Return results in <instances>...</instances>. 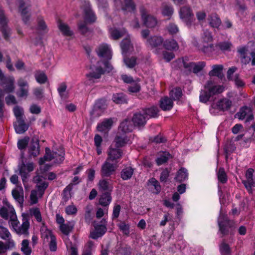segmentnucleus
Segmentation results:
<instances>
[{"label":"nucleus","mask_w":255,"mask_h":255,"mask_svg":"<svg viewBox=\"0 0 255 255\" xmlns=\"http://www.w3.org/2000/svg\"><path fill=\"white\" fill-rule=\"evenodd\" d=\"M64 159V151L62 147L59 148L58 152L53 150L51 152L49 148L46 147L45 155L39 160L40 169L36 176H39L40 183L43 182V179H45L46 176L49 180L54 179L56 178L55 173L49 172L45 174V172L51 166L61 163Z\"/></svg>","instance_id":"f257e3e1"},{"label":"nucleus","mask_w":255,"mask_h":255,"mask_svg":"<svg viewBox=\"0 0 255 255\" xmlns=\"http://www.w3.org/2000/svg\"><path fill=\"white\" fill-rule=\"evenodd\" d=\"M2 61V55L0 52V62ZM14 78L13 76L5 77L1 70L0 69V86L4 89V91L0 90V99L3 98L5 93H8L13 91L14 89ZM3 103L0 100V119L3 115Z\"/></svg>","instance_id":"f03ea898"},{"label":"nucleus","mask_w":255,"mask_h":255,"mask_svg":"<svg viewBox=\"0 0 255 255\" xmlns=\"http://www.w3.org/2000/svg\"><path fill=\"white\" fill-rule=\"evenodd\" d=\"M84 23L81 24V34H83L91 33V30L88 28L87 25L91 24L96 22V15L92 10L89 1L84 0L82 5Z\"/></svg>","instance_id":"7ed1b4c3"},{"label":"nucleus","mask_w":255,"mask_h":255,"mask_svg":"<svg viewBox=\"0 0 255 255\" xmlns=\"http://www.w3.org/2000/svg\"><path fill=\"white\" fill-rule=\"evenodd\" d=\"M10 213V224L12 226L13 229L18 234H27V230L29 228V224L28 221L23 218L22 224L21 227H19V222L16 220L15 210L13 207L9 208Z\"/></svg>","instance_id":"20e7f679"},{"label":"nucleus","mask_w":255,"mask_h":255,"mask_svg":"<svg viewBox=\"0 0 255 255\" xmlns=\"http://www.w3.org/2000/svg\"><path fill=\"white\" fill-rule=\"evenodd\" d=\"M33 180L37 183V185L36 188L31 191L30 194L29 201L31 205L38 202V200L42 197L47 187V184L45 182L40 183L39 176L34 177Z\"/></svg>","instance_id":"39448f33"},{"label":"nucleus","mask_w":255,"mask_h":255,"mask_svg":"<svg viewBox=\"0 0 255 255\" xmlns=\"http://www.w3.org/2000/svg\"><path fill=\"white\" fill-rule=\"evenodd\" d=\"M112 69L113 67L109 62L107 61H100L97 63V66L95 70L91 71L87 75V76L90 77L92 79H99L102 75L104 74L105 72H110L112 71Z\"/></svg>","instance_id":"423d86ee"},{"label":"nucleus","mask_w":255,"mask_h":255,"mask_svg":"<svg viewBox=\"0 0 255 255\" xmlns=\"http://www.w3.org/2000/svg\"><path fill=\"white\" fill-rule=\"evenodd\" d=\"M218 225L220 231L224 235L229 233L232 234L235 228L234 222L228 220V218L223 215L220 216L218 219Z\"/></svg>","instance_id":"0eeeda50"},{"label":"nucleus","mask_w":255,"mask_h":255,"mask_svg":"<svg viewBox=\"0 0 255 255\" xmlns=\"http://www.w3.org/2000/svg\"><path fill=\"white\" fill-rule=\"evenodd\" d=\"M107 223L105 218L100 221H95L93 223L94 230L90 233V237L96 240L103 236L107 232Z\"/></svg>","instance_id":"6e6552de"},{"label":"nucleus","mask_w":255,"mask_h":255,"mask_svg":"<svg viewBox=\"0 0 255 255\" xmlns=\"http://www.w3.org/2000/svg\"><path fill=\"white\" fill-rule=\"evenodd\" d=\"M18 169L22 177L23 183L26 190L28 189L26 184L27 178L29 176V173L34 169V164L32 162L24 161L19 165Z\"/></svg>","instance_id":"1a4fd4ad"},{"label":"nucleus","mask_w":255,"mask_h":255,"mask_svg":"<svg viewBox=\"0 0 255 255\" xmlns=\"http://www.w3.org/2000/svg\"><path fill=\"white\" fill-rule=\"evenodd\" d=\"M202 51L206 54H209L214 50L213 44L211 43L213 38L210 32L206 30L202 35Z\"/></svg>","instance_id":"9d476101"},{"label":"nucleus","mask_w":255,"mask_h":255,"mask_svg":"<svg viewBox=\"0 0 255 255\" xmlns=\"http://www.w3.org/2000/svg\"><path fill=\"white\" fill-rule=\"evenodd\" d=\"M142 22L145 26L149 28H153L157 24L156 18L153 16L147 13L146 9L142 6L139 7Z\"/></svg>","instance_id":"9b49d317"},{"label":"nucleus","mask_w":255,"mask_h":255,"mask_svg":"<svg viewBox=\"0 0 255 255\" xmlns=\"http://www.w3.org/2000/svg\"><path fill=\"white\" fill-rule=\"evenodd\" d=\"M117 168V165L115 163H111L108 160H106L103 164L101 170V175L102 177H108L113 174Z\"/></svg>","instance_id":"f8f14e48"},{"label":"nucleus","mask_w":255,"mask_h":255,"mask_svg":"<svg viewBox=\"0 0 255 255\" xmlns=\"http://www.w3.org/2000/svg\"><path fill=\"white\" fill-rule=\"evenodd\" d=\"M204 88L210 93L211 96L222 93L224 90V87L222 85H215L212 80H209L204 85Z\"/></svg>","instance_id":"ddd939ff"},{"label":"nucleus","mask_w":255,"mask_h":255,"mask_svg":"<svg viewBox=\"0 0 255 255\" xmlns=\"http://www.w3.org/2000/svg\"><path fill=\"white\" fill-rule=\"evenodd\" d=\"M17 85L19 87V89L16 92L17 97L20 98H26L28 94L27 81L24 78H19L17 81Z\"/></svg>","instance_id":"4468645a"},{"label":"nucleus","mask_w":255,"mask_h":255,"mask_svg":"<svg viewBox=\"0 0 255 255\" xmlns=\"http://www.w3.org/2000/svg\"><path fill=\"white\" fill-rule=\"evenodd\" d=\"M18 1L19 4V10L21 13L22 20L25 23H26L30 18L28 10L29 3L27 0H18Z\"/></svg>","instance_id":"2eb2a0df"},{"label":"nucleus","mask_w":255,"mask_h":255,"mask_svg":"<svg viewBox=\"0 0 255 255\" xmlns=\"http://www.w3.org/2000/svg\"><path fill=\"white\" fill-rule=\"evenodd\" d=\"M107 152L108 156L106 159L110 161H111L115 164L118 162V160L122 158L123 155V151L122 149L112 147L109 148Z\"/></svg>","instance_id":"dca6fc26"},{"label":"nucleus","mask_w":255,"mask_h":255,"mask_svg":"<svg viewBox=\"0 0 255 255\" xmlns=\"http://www.w3.org/2000/svg\"><path fill=\"white\" fill-rule=\"evenodd\" d=\"M148 118L145 116L142 111L135 112L132 117V122L135 127L141 128L145 126Z\"/></svg>","instance_id":"f3484780"},{"label":"nucleus","mask_w":255,"mask_h":255,"mask_svg":"<svg viewBox=\"0 0 255 255\" xmlns=\"http://www.w3.org/2000/svg\"><path fill=\"white\" fill-rule=\"evenodd\" d=\"M115 5L123 11H131L135 9V5L132 0H114Z\"/></svg>","instance_id":"a211bd4d"},{"label":"nucleus","mask_w":255,"mask_h":255,"mask_svg":"<svg viewBox=\"0 0 255 255\" xmlns=\"http://www.w3.org/2000/svg\"><path fill=\"white\" fill-rule=\"evenodd\" d=\"M254 170L249 168L246 172V180L243 181V183L249 192H251L252 188L255 186V180L253 178Z\"/></svg>","instance_id":"6ab92c4d"},{"label":"nucleus","mask_w":255,"mask_h":255,"mask_svg":"<svg viewBox=\"0 0 255 255\" xmlns=\"http://www.w3.org/2000/svg\"><path fill=\"white\" fill-rule=\"evenodd\" d=\"M96 52L100 57L104 58L106 60H110L112 58L111 51L107 44L100 45L97 48Z\"/></svg>","instance_id":"aec40b11"},{"label":"nucleus","mask_w":255,"mask_h":255,"mask_svg":"<svg viewBox=\"0 0 255 255\" xmlns=\"http://www.w3.org/2000/svg\"><path fill=\"white\" fill-rule=\"evenodd\" d=\"M181 18L186 23L187 25L190 24L193 18V14L190 7L183 6L180 11Z\"/></svg>","instance_id":"412c9836"},{"label":"nucleus","mask_w":255,"mask_h":255,"mask_svg":"<svg viewBox=\"0 0 255 255\" xmlns=\"http://www.w3.org/2000/svg\"><path fill=\"white\" fill-rule=\"evenodd\" d=\"M28 151L30 156L36 157L40 153L39 141L37 138H32L28 146Z\"/></svg>","instance_id":"4be33fe9"},{"label":"nucleus","mask_w":255,"mask_h":255,"mask_svg":"<svg viewBox=\"0 0 255 255\" xmlns=\"http://www.w3.org/2000/svg\"><path fill=\"white\" fill-rule=\"evenodd\" d=\"M6 23L7 19L4 15L2 9L0 8V24L1 26V31L3 37L5 39H7L10 35V30L7 27Z\"/></svg>","instance_id":"5701e85b"},{"label":"nucleus","mask_w":255,"mask_h":255,"mask_svg":"<svg viewBox=\"0 0 255 255\" xmlns=\"http://www.w3.org/2000/svg\"><path fill=\"white\" fill-rule=\"evenodd\" d=\"M236 116L240 120H243L247 117L246 122L252 120L254 118L251 108L247 106L242 107Z\"/></svg>","instance_id":"b1692460"},{"label":"nucleus","mask_w":255,"mask_h":255,"mask_svg":"<svg viewBox=\"0 0 255 255\" xmlns=\"http://www.w3.org/2000/svg\"><path fill=\"white\" fill-rule=\"evenodd\" d=\"M129 139L126 134L123 133L122 134L120 131H118L117 134L115 138L114 142H115V146L117 148L122 147L125 146L128 143Z\"/></svg>","instance_id":"393cba45"},{"label":"nucleus","mask_w":255,"mask_h":255,"mask_svg":"<svg viewBox=\"0 0 255 255\" xmlns=\"http://www.w3.org/2000/svg\"><path fill=\"white\" fill-rule=\"evenodd\" d=\"M208 21L209 25L213 28L220 29L222 21L216 13H212L208 16Z\"/></svg>","instance_id":"a878e982"},{"label":"nucleus","mask_w":255,"mask_h":255,"mask_svg":"<svg viewBox=\"0 0 255 255\" xmlns=\"http://www.w3.org/2000/svg\"><path fill=\"white\" fill-rule=\"evenodd\" d=\"M133 128V126L129 120L126 119L122 122L119 127V131H122L126 134L127 132L132 131Z\"/></svg>","instance_id":"bb28decb"},{"label":"nucleus","mask_w":255,"mask_h":255,"mask_svg":"<svg viewBox=\"0 0 255 255\" xmlns=\"http://www.w3.org/2000/svg\"><path fill=\"white\" fill-rule=\"evenodd\" d=\"M14 199L19 204L23 201V191L21 186H17L12 191Z\"/></svg>","instance_id":"cd10ccee"},{"label":"nucleus","mask_w":255,"mask_h":255,"mask_svg":"<svg viewBox=\"0 0 255 255\" xmlns=\"http://www.w3.org/2000/svg\"><path fill=\"white\" fill-rule=\"evenodd\" d=\"M121 47L123 53L124 54L130 53L133 50V45L131 44L130 40L128 38H126L122 40L121 43Z\"/></svg>","instance_id":"c85d7f7f"},{"label":"nucleus","mask_w":255,"mask_h":255,"mask_svg":"<svg viewBox=\"0 0 255 255\" xmlns=\"http://www.w3.org/2000/svg\"><path fill=\"white\" fill-rule=\"evenodd\" d=\"M111 193L110 192H105L101 195L99 203V204L103 207H107L112 201Z\"/></svg>","instance_id":"c756f323"},{"label":"nucleus","mask_w":255,"mask_h":255,"mask_svg":"<svg viewBox=\"0 0 255 255\" xmlns=\"http://www.w3.org/2000/svg\"><path fill=\"white\" fill-rule=\"evenodd\" d=\"M41 238L45 243L49 242L53 238H55L51 231L48 230L44 226H43L41 228Z\"/></svg>","instance_id":"7c9ffc66"},{"label":"nucleus","mask_w":255,"mask_h":255,"mask_svg":"<svg viewBox=\"0 0 255 255\" xmlns=\"http://www.w3.org/2000/svg\"><path fill=\"white\" fill-rule=\"evenodd\" d=\"M160 106L161 109L163 111H169L173 106V100L168 97H164L160 99Z\"/></svg>","instance_id":"2f4dec72"},{"label":"nucleus","mask_w":255,"mask_h":255,"mask_svg":"<svg viewBox=\"0 0 255 255\" xmlns=\"http://www.w3.org/2000/svg\"><path fill=\"white\" fill-rule=\"evenodd\" d=\"M99 190L103 193L110 192L111 193L113 187L108 181L105 179H101L98 183Z\"/></svg>","instance_id":"473e14b6"},{"label":"nucleus","mask_w":255,"mask_h":255,"mask_svg":"<svg viewBox=\"0 0 255 255\" xmlns=\"http://www.w3.org/2000/svg\"><path fill=\"white\" fill-rule=\"evenodd\" d=\"M114 118L107 119L103 121V122L99 125L97 128L98 131H103L106 130L110 129L114 123Z\"/></svg>","instance_id":"72a5a7b5"},{"label":"nucleus","mask_w":255,"mask_h":255,"mask_svg":"<svg viewBox=\"0 0 255 255\" xmlns=\"http://www.w3.org/2000/svg\"><path fill=\"white\" fill-rule=\"evenodd\" d=\"M163 42V39L161 36H153L147 39V43L152 48L157 47Z\"/></svg>","instance_id":"f704fd0d"},{"label":"nucleus","mask_w":255,"mask_h":255,"mask_svg":"<svg viewBox=\"0 0 255 255\" xmlns=\"http://www.w3.org/2000/svg\"><path fill=\"white\" fill-rule=\"evenodd\" d=\"M232 101L227 98H224L220 100L216 104L218 109L222 111L229 110L232 105Z\"/></svg>","instance_id":"c9c22d12"},{"label":"nucleus","mask_w":255,"mask_h":255,"mask_svg":"<svg viewBox=\"0 0 255 255\" xmlns=\"http://www.w3.org/2000/svg\"><path fill=\"white\" fill-rule=\"evenodd\" d=\"M212 69L209 72V75L212 76H217L221 78L223 76V70L224 66L223 65H214L212 66Z\"/></svg>","instance_id":"e433bc0d"},{"label":"nucleus","mask_w":255,"mask_h":255,"mask_svg":"<svg viewBox=\"0 0 255 255\" xmlns=\"http://www.w3.org/2000/svg\"><path fill=\"white\" fill-rule=\"evenodd\" d=\"M163 46L168 50H177L179 48L177 42L173 39H166L163 43Z\"/></svg>","instance_id":"4c0bfd02"},{"label":"nucleus","mask_w":255,"mask_h":255,"mask_svg":"<svg viewBox=\"0 0 255 255\" xmlns=\"http://www.w3.org/2000/svg\"><path fill=\"white\" fill-rule=\"evenodd\" d=\"M15 131L17 133H22L28 129V126L25 125L23 120L16 121L14 123Z\"/></svg>","instance_id":"58836bf2"},{"label":"nucleus","mask_w":255,"mask_h":255,"mask_svg":"<svg viewBox=\"0 0 255 255\" xmlns=\"http://www.w3.org/2000/svg\"><path fill=\"white\" fill-rule=\"evenodd\" d=\"M112 100L117 104L127 103L128 99L126 96L123 93L114 94Z\"/></svg>","instance_id":"ea45409f"},{"label":"nucleus","mask_w":255,"mask_h":255,"mask_svg":"<svg viewBox=\"0 0 255 255\" xmlns=\"http://www.w3.org/2000/svg\"><path fill=\"white\" fill-rule=\"evenodd\" d=\"M133 173V169L130 167L124 168L121 172V177L124 180L129 179Z\"/></svg>","instance_id":"a19ab883"},{"label":"nucleus","mask_w":255,"mask_h":255,"mask_svg":"<svg viewBox=\"0 0 255 255\" xmlns=\"http://www.w3.org/2000/svg\"><path fill=\"white\" fill-rule=\"evenodd\" d=\"M58 27L59 30L64 35L66 36L73 35V32L70 29V28L66 23L60 21L58 24Z\"/></svg>","instance_id":"79ce46f5"},{"label":"nucleus","mask_w":255,"mask_h":255,"mask_svg":"<svg viewBox=\"0 0 255 255\" xmlns=\"http://www.w3.org/2000/svg\"><path fill=\"white\" fill-rule=\"evenodd\" d=\"M142 111L147 117L148 116L149 118H155L157 117L158 109L156 107L153 106L150 108L142 109Z\"/></svg>","instance_id":"37998d69"},{"label":"nucleus","mask_w":255,"mask_h":255,"mask_svg":"<svg viewBox=\"0 0 255 255\" xmlns=\"http://www.w3.org/2000/svg\"><path fill=\"white\" fill-rule=\"evenodd\" d=\"M3 202L5 204V206L0 209V215L4 219H7L10 217V214L9 208L12 206L10 205L6 200H3Z\"/></svg>","instance_id":"c03bdc74"},{"label":"nucleus","mask_w":255,"mask_h":255,"mask_svg":"<svg viewBox=\"0 0 255 255\" xmlns=\"http://www.w3.org/2000/svg\"><path fill=\"white\" fill-rule=\"evenodd\" d=\"M188 177L187 170L184 168H181L178 172L175 180L179 182H182L185 181Z\"/></svg>","instance_id":"a18cd8bd"},{"label":"nucleus","mask_w":255,"mask_h":255,"mask_svg":"<svg viewBox=\"0 0 255 255\" xmlns=\"http://www.w3.org/2000/svg\"><path fill=\"white\" fill-rule=\"evenodd\" d=\"M94 248V243L91 241H88L83 248L82 255H92Z\"/></svg>","instance_id":"49530a36"},{"label":"nucleus","mask_w":255,"mask_h":255,"mask_svg":"<svg viewBox=\"0 0 255 255\" xmlns=\"http://www.w3.org/2000/svg\"><path fill=\"white\" fill-rule=\"evenodd\" d=\"M171 157L169 152H164L162 153L156 159V162L158 165H160L166 162Z\"/></svg>","instance_id":"de8ad7c7"},{"label":"nucleus","mask_w":255,"mask_h":255,"mask_svg":"<svg viewBox=\"0 0 255 255\" xmlns=\"http://www.w3.org/2000/svg\"><path fill=\"white\" fill-rule=\"evenodd\" d=\"M15 246L13 240H9L4 244L2 242L0 241V254L4 253L7 249H11Z\"/></svg>","instance_id":"09e8293b"},{"label":"nucleus","mask_w":255,"mask_h":255,"mask_svg":"<svg viewBox=\"0 0 255 255\" xmlns=\"http://www.w3.org/2000/svg\"><path fill=\"white\" fill-rule=\"evenodd\" d=\"M67 85L65 83H60L57 88L58 92L60 97L63 99H66L68 97V94L66 92Z\"/></svg>","instance_id":"8fccbe9b"},{"label":"nucleus","mask_w":255,"mask_h":255,"mask_svg":"<svg viewBox=\"0 0 255 255\" xmlns=\"http://www.w3.org/2000/svg\"><path fill=\"white\" fill-rule=\"evenodd\" d=\"M217 177L219 181L222 184H225L227 181V175L223 167H220L217 172Z\"/></svg>","instance_id":"3c124183"},{"label":"nucleus","mask_w":255,"mask_h":255,"mask_svg":"<svg viewBox=\"0 0 255 255\" xmlns=\"http://www.w3.org/2000/svg\"><path fill=\"white\" fill-rule=\"evenodd\" d=\"M173 13V8L171 5L163 3L162 5V13L165 16L170 17Z\"/></svg>","instance_id":"603ef678"},{"label":"nucleus","mask_w":255,"mask_h":255,"mask_svg":"<svg viewBox=\"0 0 255 255\" xmlns=\"http://www.w3.org/2000/svg\"><path fill=\"white\" fill-rule=\"evenodd\" d=\"M74 226L73 222H68V223L64 224L60 226V231L66 235H68L69 233L72 231Z\"/></svg>","instance_id":"864d4df0"},{"label":"nucleus","mask_w":255,"mask_h":255,"mask_svg":"<svg viewBox=\"0 0 255 255\" xmlns=\"http://www.w3.org/2000/svg\"><path fill=\"white\" fill-rule=\"evenodd\" d=\"M182 95V91L180 88L176 87L173 89L170 92V96L173 100H179Z\"/></svg>","instance_id":"5fc2aeb1"},{"label":"nucleus","mask_w":255,"mask_h":255,"mask_svg":"<svg viewBox=\"0 0 255 255\" xmlns=\"http://www.w3.org/2000/svg\"><path fill=\"white\" fill-rule=\"evenodd\" d=\"M247 51V49L245 47H241L238 49V52L241 55V62L246 65L248 64L251 60V58L247 57L246 55Z\"/></svg>","instance_id":"6e6d98bb"},{"label":"nucleus","mask_w":255,"mask_h":255,"mask_svg":"<svg viewBox=\"0 0 255 255\" xmlns=\"http://www.w3.org/2000/svg\"><path fill=\"white\" fill-rule=\"evenodd\" d=\"M34 76L36 81L39 84H44L47 80L46 75L42 71H37Z\"/></svg>","instance_id":"4d7b16f0"},{"label":"nucleus","mask_w":255,"mask_h":255,"mask_svg":"<svg viewBox=\"0 0 255 255\" xmlns=\"http://www.w3.org/2000/svg\"><path fill=\"white\" fill-rule=\"evenodd\" d=\"M117 226L124 235L126 236L129 235V225L128 224H126L124 221H121Z\"/></svg>","instance_id":"13d9d810"},{"label":"nucleus","mask_w":255,"mask_h":255,"mask_svg":"<svg viewBox=\"0 0 255 255\" xmlns=\"http://www.w3.org/2000/svg\"><path fill=\"white\" fill-rule=\"evenodd\" d=\"M21 251L25 255H30L31 249L29 246V242L28 240H24L22 242Z\"/></svg>","instance_id":"bf43d9fd"},{"label":"nucleus","mask_w":255,"mask_h":255,"mask_svg":"<svg viewBox=\"0 0 255 255\" xmlns=\"http://www.w3.org/2000/svg\"><path fill=\"white\" fill-rule=\"evenodd\" d=\"M0 237L7 241L12 240L11 239V234L8 230L3 226H0Z\"/></svg>","instance_id":"052dcab7"},{"label":"nucleus","mask_w":255,"mask_h":255,"mask_svg":"<svg viewBox=\"0 0 255 255\" xmlns=\"http://www.w3.org/2000/svg\"><path fill=\"white\" fill-rule=\"evenodd\" d=\"M67 250H68L69 255H78V249L74 245L71 244L68 241L66 240L65 241Z\"/></svg>","instance_id":"680f3d73"},{"label":"nucleus","mask_w":255,"mask_h":255,"mask_svg":"<svg viewBox=\"0 0 255 255\" xmlns=\"http://www.w3.org/2000/svg\"><path fill=\"white\" fill-rule=\"evenodd\" d=\"M211 95L207 90H201L200 92V95L199 96L200 101L203 103H207L211 97Z\"/></svg>","instance_id":"e2e57ef3"},{"label":"nucleus","mask_w":255,"mask_h":255,"mask_svg":"<svg viewBox=\"0 0 255 255\" xmlns=\"http://www.w3.org/2000/svg\"><path fill=\"white\" fill-rule=\"evenodd\" d=\"M13 111L16 121L23 120V110L21 107L17 106H15L13 108Z\"/></svg>","instance_id":"0e129e2a"},{"label":"nucleus","mask_w":255,"mask_h":255,"mask_svg":"<svg viewBox=\"0 0 255 255\" xmlns=\"http://www.w3.org/2000/svg\"><path fill=\"white\" fill-rule=\"evenodd\" d=\"M192 64V70L194 73H198L201 71L206 65L205 62L203 61L199 62L198 63L193 62Z\"/></svg>","instance_id":"69168bd1"},{"label":"nucleus","mask_w":255,"mask_h":255,"mask_svg":"<svg viewBox=\"0 0 255 255\" xmlns=\"http://www.w3.org/2000/svg\"><path fill=\"white\" fill-rule=\"evenodd\" d=\"M71 185H69L65 188L62 196L63 202H67L71 197Z\"/></svg>","instance_id":"338daca9"},{"label":"nucleus","mask_w":255,"mask_h":255,"mask_svg":"<svg viewBox=\"0 0 255 255\" xmlns=\"http://www.w3.org/2000/svg\"><path fill=\"white\" fill-rule=\"evenodd\" d=\"M220 252L222 255H229L231 253V248L228 244L223 242L220 246Z\"/></svg>","instance_id":"774afa93"}]
</instances>
